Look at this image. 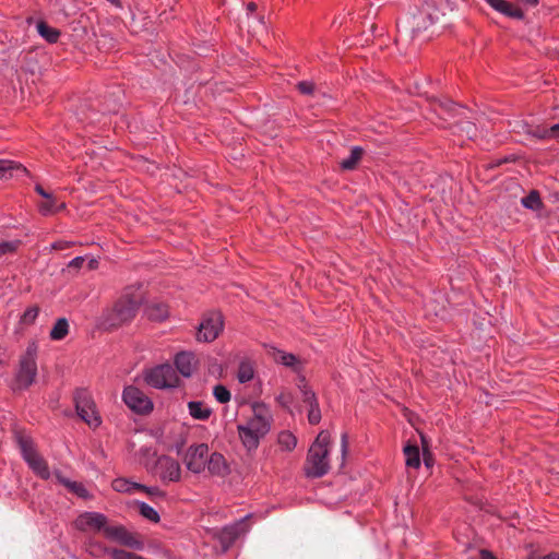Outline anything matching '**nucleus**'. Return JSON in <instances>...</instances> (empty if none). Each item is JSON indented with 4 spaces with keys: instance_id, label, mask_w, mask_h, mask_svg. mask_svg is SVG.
<instances>
[{
    "instance_id": "nucleus-1",
    "label": "nucleus",
    "mask_w": 559,
    "mask_h": 559,
    "mask_svg": "<svg viewBox=\"0 0 559 559\" xmlns=\"http://www.w3.org/2000/svg\"><path fill=\"white\" fill-rule=\"evenodd\" d=\"M144 296L140 288L129 286L110 308L103 311L98 326L105 331H114L129 324L136 316Z\"/></svg>"
},
{
    "instance_id": "nucleus-2",
    "label": "nucleus",
    "mask_w": 559,
    "mask_h": 559,
    "mask_svg": "<svg viewBox=\"0 0 559 559\" xmlns=\"http://www.w3.org/2000/svg\"><path fill=\"white\" fill-rule=\"evenodd\" d=\"M73 399L78 416L90 427H98L102 424V419L97 414L96 405L87 389L84 386L78 388Z\"/></svg>"
},
{
    "instance_id": "nucleus-3",
    "label": "nucleus",
    "mask_w": 559,
    "mask_h": 559,
    "mask_svg": "<svg viewBox=\"0 0 559 559\" xmlns=\"http://www.w3.org/2000/svg\"><path fill=\"white\" fill-rule=\"evenodd\" d=\"M224 318L219 311H211L202 318L197 332L200 342H213L223 332Z\"/></svg>"
},
{
    "instance_id": "nucleus-4",
    "label": "nucleus",
    "mask_w": 559,
    "mask_h": 559,
    "mask_svg": "<svg viewBox=\"0 0 559 559\" xmlns=\"http://www.w3.org/2000/svg\"><path fill=\"white\" fill-rule=\"evenodd\" d=\"M329 450H321L319 447H310L306 460L305 473L307 477L320 478L330 469Z\"/></svg>"
},
{
    "instance_id": "nucleus-5",
    "label": "nucleus",
    "mask_w": 559,
    "mask_h": 559,
    "mask_svg": "<svg viewBox=\"0 0 559 559\" xmlns=\"http://www.w3.org/2000/svg\"><path fill=\"white\" fill-rule=\"evenodd\" d=\"M37 345L32 343L27 346L24 355L20 359L17 372L19 384H33L37 376Z\"/></svg>"
},
{
    "instance_id": "nucleus-6",
    "label": "nucleus",
    "mask_w": 559,
    "mask_h": 559,
    "mask_svg": "<svg viewBox=\"0 0 559 559\" xmlns=\"http://www.w3.org/2000/svg\"><path fill=\"white\" fill-rule=\"evenodd\" d=\"M122 400L136 414L145 415L153 409V402L139 386H124Z\"/></svg>"
},
{
    "instance_id": "nucleus-7",
    "label": "nucleus",
    "mask_w": 559,
    "mask_h": 559,
    "mask_svg": "<svg viewBox=\"0 0 559 559\" xmlns=\"http://www.w3.org/2000/svg\"><path fill=\"white\" fill-rule=\"evenodd\" d=\"M252 412L253 416L246 425L250 427L255 435L263 438L271 429L272 414L265 404L259 402L252 403Z\"/></svg>"
},
{
    "instance_id": "nucleus-8",
    "label": "nucleus",
    "mask_w": 559,
    "mask_h": 559,
    "mask_svg": "<svg viewBox=\"0 0 559 559\" xmlns=\"http://www.w3.org/2000/svg\"><path fill=\"white\" fill-rule=\"evenodd\" d=\"M251 514H247L231 524L225 525L217 534V538L224 551H227L235 542L249 531L247 520Z\"/></svg>"
},
{
    "instance_id": "nucleus-9",
    "label": "nucleus",
    "mask_w": 559,
    "mask_h": 559,
    "mask_svg": "<svg viewBox=\"0 0 559 559\" xmlns=\"http://www.w3.org/2000/svg\"><path fill=\"white\" fill-rule=\"evenodd\" d=\"M209 452L206 443L190 445L183 459L187 468L194 474H201L205 469Z\"/></svg>"
},
{
    "instance_id": "nucleus-10",
    "label": "nucleus",
    "mask_w": 559,
    "mask_h": 559,
    "mask_svg": "<svg viewBox=\"0 0 559 559\" xmlns=\"http://www.w3.org/2000/svg\"><path fill=\"white\" fill-rule=\"evenodd\" d=\"M177 380L174 367L166 362L143 371V381L145 384H175Z\"/></svg>"
},
{
    "instance_id": "nucleus-11",
    "label": "nucleus",
    "mask_w": 559,
    "mask_h": 559,
    "mask_svg": "<svg viewBox=\"0 0 559 559\" xmlns=\"http://www.w3.org/2000/svg\"><path fill=\"white\" fill-rule=\"evenodd\" d=\"M104 535L110 540L118 542L135 550H142L144 547L143 542L133 533L129 532L123 525H107Z\"/></svg>"
},
{
    "instance_id": "nucleus-12",
    "label": "nucleus",
    "mask_w": 559,
    "mask_h": 559,
    "mask_svg": "<svg viewBox=\"0 0 559 559\" xmlns=\"http://www.w3.org/2000/svg\"><path fill=\"white\" fill-rule=\"evenodd\" d=\"M156 473L162 481H179L181 478V467L178 461L168 455H160L155 462Z\"/></svg>"
},
{
    "instance_id": "nucleus-13",
    "label": "nucleus",
    "mask_w": 559,
    "mask_h": 559,
    "mask_svg": "<svg viewBox=\"0 0 559 559\" xmlns=\"http://www.w3.org/2000/svg\"><path fill=\"white\" fill-rule=\"evenodd\" d=\"M108 519L105 514L99 512H84L81 514L76 521L78 527L80 530H85V527L93 528L97 532L105 533V528L107 527Z\"/></svg>"
},
{
    "instance_id": "nucleus-14",
    "label": "nucleus",
    "mask_w": 559,
    "mask_h": 559,
    "mask_svg": "<svg viewBox=\"0 0 559 559\" xmlns=\"http://www.w3.org/2000/svg\"><path fill=\"white\" fill-rule=\"evenodd\" d=\"M174 364L182 377L189 378L198 367V359L191 352H180L175 356Z\"/></svg>"
},
{
    "instance_id": "nucleus-15",
    "label": "nucleus",
    "mask_w": 559,
    "mask_h": 559,
    "mask_svg": "<svg viewBox=\"0 0 559 559\" xmlns=\"http://www.w3.org/2000/svg\"><path fill=\"white\" fill-rule=\"evenodd\" d=\"M205 467L212 476L225 477L229 474V466L226 459L218 452L209 454Z\"/></svg>"
},
{
    "instance_id": "nucleus-16",
    "label": "nucleus",
    "mask_w": 559,
    "mask_h": 559,
    "mask_svg": "<svg viewBox=\"0 0 559 559\" xmlns=\"http://www.w3.org/2000/svg\"><path fill=\"white\" fill-rule=\"evenodd\" d=\"M497 12L515 20L524 19V12L518 5L507 0H485Z\"/></svg>"
},
{
    "instance_id": "nucleus-17",
    "label": "nucleus",
    "mask_w": 559,
    "mask_h": 559,
    "mask_svg": "<svg viewBox=\"0 0 559 559\" xmlns=\"http://www.w3.org/2000/svg\"><path fill=\"white\" fill-rule=\"evenodd\" d=\"M431 106L436 115L442 120L454 118L463 109V107L449 99L435 100Z\"/></svg>"
},
{
    "instance_id": "nucleus-18",
    "label": "nucleus",
    "mask_w": 559,
    "mask_h": 559,
    "mask_svg": "<svg viewBox=\"0 0 559 559\" xmlns=\"http://www.w3.org/2000/svg\"><path fill=\"white\" fill-rule=\"evenodd\" d=\"M28 176V170L21 163L10 159H0V179Z\"/></svg>"
},
{
    "instance_id": "nucleus-19",
    "label": "nucleus",
    "mask_w": 559,
    "mask_h": 559,
    "mask_svg": "<svg viewBox=\"0 0 559 559\" xmlns=\"http://www.w3.org/2000/svg\"><path fill=\"white\" fill-rule=\"evenodd\" d=\"M237 428L243 447L249 451L255 450L259 447L260 440L262 438L255 435L254 431L247 425H238Z\"/></svg>"
},
{
    "instance_id": "nucleus-20",
    "label": "nucleus",
    "mask_w": 559,
    "mask_h": 559,
    "mask_svg": "<svg viewBox=\"0 0 559 559\" xmlns=\"http://www.w3.org/2000/svg\"><path fill=\"white\" fill-rule=\"evenodd\" d=\"M145 314L152 321H164L169 316V308L160 301H153L145 307Z\"/></svg>"
},
{
    "instance_id": "nucleus-21",
    "label": "nucleus",
    "mask_w": 559,
    "mask_h": 559,
    "mask_svg": "<svg viewBox=\"0 0 559 559\" xmlns=\"http://www.w3.org/2000/svg\"><path fill=\"white\" fill-rule=\"evenodd\" d=\"M16 443L20 449L21 455L26 463L39 454L36 450L33 439L27 436H16Z\"/></svg>"
},
{
    "instance_id": "nucleus-22",
    "label": "nucleus",
    "mask_w": 559,
    "mask_h": 559,
    "mask_svg": "<svg viewBox=\"0 0 559 559\" xmlns=\"http://www.w3.org/2000/svg\"><path fill=\"white\" fill-rule=\"evenodd\" d=\"M111 487L117 492L132 493L134 490L148 491L147 486L118 477L112 480Z\"/></svg>"
},
{
    "instance_id": "nucleus-23",
    "label": "nucleus",
    "mask_w": 559,
    "mask_h": 559,
    "mask_svg": "<svg viewBox=\"0 0 559 559\" xmlns=\"http://www.w3.org/2000/svg\"><path fill=\"white\" fill-rule=\"evenodd\" d=\"M56 478L59 481V484L67 487L71 492L76 495L80 498L88 499L91 497L88 490L85 488V486L82 483L70 480L69 478H66L61 473H56Z\"/></svg>"
},
{
    "instance_id": "nucleus-24",
    "label": "nucleus",
    "mask_w": 559,
    "mask_h": 559,
    "mask_svg": "<svg viewBox=\"0 0 559 559\" xmlns=\"http://www.w3.org/2000/svg\"><path fill=\"white\" fill-rule=\"evenodd\" d=\"M254 365L255 362L249 357H243L240 359L237 371V379L240 383H246L253 379Z\"/></svg>"
},
{
    "instance_id": "nucleus-25",
    "label": "nucleus",
    "mask_w": 559,
    "mask_h": 559,
    "mask_svg": "<svg viewBox=\"0 0 559 559\" xmlns=\"http://www.w3.org/2000/svg\"><path fill=\"white\" fill-rule=\"evenodd\" d=\"M26 464L33 471V473L37 475L39 478L44 480H48L50 478L51 474L49 471L48 463L40 454L29 460Z\"/></svg>"
},
{
    "instance_id": "nucleus-26",
    "label": "nucleus",
    "mask_w": 559,
    "mask_h": 559,
    "mask_svg": "<svg viewBox=\"0 0 559 559\" xmlns=\"http://www.w3.org/2000/svg\"><path fill=\"white\" fill-rule=\"evenodd\" d=\"M189 415L197 420H206L212 415V408L207 407L201 401H190L188 403Z\"/></svg>"
},
{
    "instance_id": "nucleus-27",
    "label": "nucleus",
    "mask_w": 559,
    "mask_h": 559,
    "mask_svg": "<svg viewBox=\"0 0 559 559\" xmlns=\"http://www.w3.org/2000/svg\"><path fill=\"white\" fill-rule=\"evenodd\" d=\"M273 357L276 362L290 367L295 371H299L301 368V361L294 354L274 349Z\"/></svg>"
},
{
    "instance_id": "nucleus-28",
    "label": "nucleus",
    "mask_w": 559,
    "mask_h": 559,
    "mask_svg": "<svg viewBox=\"0 0 559 559\" xmlns=\"http://www.w3.org/2000/svg\"><path fill=\"white\" fill-rule=\"evenodd\" d=\"M475 399H477L479 403H484L487 406H495L496 408H498L502 402L495 391H489L485 386H477Z\"/></svg>"
},
{
    "instance_id": "nucleus-29",
    "label": "nucleus",
    "mask_w": 559,
    "mask_h": 559,
    "mask_svg": "<svg viewBox=\"0 0 559 559\" xmlns=\"http://www.w3.org/2000/svg\"><path fill=\"white\" fill-rule=\"evenodd\" d=\"M66 207V203H58L57 199L50 194L48 198H45V201L38 204V211L44 216L52 215Z\"/></svg>"
},
{
    "instance_id": "nucleus-30",
    "label": "nucleus",
    "mask_w": 559,
    "mask_h": 559,
    "mask_svg": "<svg viewBox=\"0 0 559 559\" xmlns=\"http://www.w3.org/2000/svg\"><path fill=\"white\" fill-rule=\"evenodd\" d=\"M403 452L407 467L418 468L420 466V453L417 444L407 443L404 447Z\"/></svg>"
},
{
    "instance_id": "nucleus-31",
    "label": "nucleus",
    "mask_w": 559,
    "mask_h": 559,
    "mask_svg": "<svg viewBox=\"0 0 559 559\" xmlns=\"http://www.w3.org/2000/svg\"><path fill=\"white\" fill-rule=\"evenodd\" d=\"M364 155V150L360 146H354L347 158H344L340 166L343 170H354Z\"/></svg>"
},
{
    "instance_id": "nucleus-32",
    "label": "nucleus",
    "mask_w": 559,
    "mask_h": 559,
    "mask_svg": "<svg viewBox=\"0 0 559 559\" xmlns=\"http://www.w3.org/2000/svg\"><path fill=\"white\" fill-rule=\"evenodd\" d=\"M37 31L39 35L45 38L46 41L49 44H55L58 41L60 37V31L58 28H55L50 25H48L46 22L40 21L37 23Z\"/></svg>"
},
{
    "instance_id": "nucleus-33",
    "label": "nucleus",
    "mask_w": 559,
    "mask_h": 559,
    "mask_svg": "<svg viewBox=\"0 0 559 559\" xmlns=\"http://www.w3.org/2000/svg\"><path fill=\"white\" fill-rule=\"evenodd\" d=\"M69 334V322L66 318H59L50 330L49 337L52 341H61Z\"/></svg>"
},
{
    "instance_id": "nucleus-34",
    "label": "nucleus",
    "mask_w": 559,
    "mask_h": 559,
    "mask_svg": "<svg viewBox=\"0 0 559 559\" xmlns=\"http://www.w3.org/2000/svg\"><path fill=\"white\" fill-rule=\"evenodd\" d=\"M521 203L524 207L533 211H537L543 207L540 195L536 190H532L526 197L522 198Z\"/></svg>"
},
{
    "instance_id": "nucleus-35",
    "label": "nucleus",
    "mask_w": 559,
    "mask_h": 559,
    "mask_svg": "<svg viewBox=\"0 0 559 559\" xmlns=\"http://www.w3.org/2000/svg\"><path fill=\"white\" fill-rule=\"evenodd\" d=\"M280 447L285 451H292L296 448L297 439L290 431H281L277 438Z\"/></svg>"
},
{
    "instance_id": "nucleus-36",
    "label": "nucleus",
    "mask_w": 559,
    "mask_h": 559,
    "mask_svg": "<svg viewBox=\"0 0 559 559\" xmlns=\"http://www.w3.org/2000/svg\"><path fill=\"white\" fill-rule=\"evenodd\" d=\"M139 511L143 518H145L146 520H148L153 523H158L160 520L158 512L153 507L147 504L146 502L139 503Z\"/></svg>"
},
{
    "instance_id": "nucleus-37",
    "label": "nucleus",
    "mask_w": 559,
    "mask_h": 559,
    "mask_svg": "<svg viewBox=\"0 0 559 559\" xmlns=\"http://www.w3.org/2000/svg\"><path fill=\"white\" fill-rule=\"evenodd\" d=\"M527 134L537 140H550L549 127L536 126L527 130Z\"/></svg>"
},
{
    "instance_id": "nucleus-38",
    "label": "nucleus",
    "mask_w": 559,
    "mask_h": 559,
    "mask_svg": "<svg viewBox=\"0 0 559 559\" xmlns=\"http://www.w3.org/2000/svg\"><path fill=\"white\" fill-rule=\"evenodd\" d=\"M228 386H213V394L217 402L227 403L231 399V393L227 389Z\"/></svg>"
},
{
    "instance_id": "nucleus-39",
    "label": "nucleus",
    "mask_w": 559,
    "mask_h": 559,
    "mask_svg": "<svg viewBox=\"0 0 559 559\" xmlns=\"http://www.w3.org/2000/svg\"><path fill=\"white\" fill-rule=\"evenodd\" d=\"M38 313H39V308L37 306H32L24 311V313L21 318V321L24 324H33L35 322V320L37 319Z\"/></svg>"
},
{
    "instance_id": "nucleus-40",
    "label": "nucleus",
    "mask_w": 559,
    "mask_h": 559,
    "mask_svg": "<svg viewBox=\"0 0 559 559\" xmlns=\"http://www.w3.org/2000/svg\"><path fill=\"white\" fill-rule=\"evenodd\" d=\"M302 401L309 406L319 405L316 393L310 389V386H302L301 389Z\"/></svg>"
},
{
    "instance_id": "nucleus-41",
    "label": "nucleus",
    "mask_w": 559,
    "mask_h": 559,
    "mask_svg": "<svg viewBox=\"0 0 559 559\" xmlns=\"http://www.w3.org/2000/svg\"><path fill=\"white\" fill-rule=\"evenodd\" d=\"M21 246V240L13 241H1L0 242V254L13 253Z\"/></svg>"
},
{
    "instance_id": "nucleus-42",
    "label": "nucleus",
    "mask_w": 559,
    "mask_h": 559,
    "mask_svg": "<svg viewBox=\"0 0 559 559\" xmlns=\"http://www.w3.org/2000/svg\"><path fill=\"white\" fill-rule=\"evenodd\" d=\"M330 435L326 431H321L316 438L311 447H319L321 450H329Z\"/></svg>"
},
{
    "instance_id": "nucleus-43",
    "label": "nucleus",
    "mask_w": 559,
    "mask_h": 559,
    "mask_svg": "<svg viewBox=\"0 0 559 559\" xmlns=\"http://www.w3.org/2000/svg\"><path fill=\"white\" fill-rule=\"evenodd\" d=\"M316 85L311 81H300L297 84V90L304 95H312L314 92Z\"/></svg>"
},
{
    "instance_id": "nucleus-44",
    "label": "nucleus",
    "mask_w": 559,
    "mask_h": 559,
    "mask_svg": "<svg viewBox=\"0 0 559 559\" xmlns=\"http://www.w3.org/2000/svg\"><path fill=\"white\" fill-rule=\"evenodd\" d=\"M308 420L311 425H317L321 420V411L319 405L309 407Z\"/></svg>"
},
{
    "instance_id": "nucleus-45",
    "label": "nucleus",
    "mask_w": 559,
    "mask_h": 559,
    "mask_svg": "<svg viewBox=\"0 0 559 559\" xmlns=\"http://www.w3.org/2000/svg\"><path fill=\"white\" fill-rule=\"evenodd\" d=\"M75 245L73 241L68 240H57L53 243H51V249L56 251L66 250L68 248H71Z\"/></svg>"
},
{
    "instance_id": "nucleus-46",
    "label": "nucleus",
    "mask_w": 559,
    "mask_h": 559,
    "mask_svg": "<svg viewBox=\"0 0 559 559\" xmlns=\"http://www.w3.org/2000/svg\"><path fill=\"white\" fill-rule=\"evenodd\" d=\"M348 451V435L346 432H343L341 436V453H342V460H345V456Z\"/></svg>"
},
{
    "instance_id": "nucleus-47",
    "label": "nucleus",
    "mask_w": 559,
    "mask_h": 559,
    "mask_svg": "<svg viewBox=\"0 0 559 559\" xmlns=\"http://www.w3.org/2000/svg\"><path fill=\"white\" fill-rule=\"evenodd\" d=\"M210 373L214 374L217 378H222L224 373V368L218 362H213L209 368Z\"/></svg>"
},
{
    "instance_id": "nucleus-48",
    "label": "nucleus",
    "mask_w": 559,
    "mask_h": 559,
    "mask_svg": "<svg viewBox=\"0 0 559 559\" xmlns=\"http://www.w3.org/2000/svg\"><path fill=\"white\" fill-rule=\"evenodd\" d=\"M277 401L278 403L284 407V408H289L292 402H293V399L290 396V394H287V393H281L278 396H277Z\"/></svg>"
},
{
    "instance_id": "nucleus-49",
    "label": "nucleus",
    "mask_w": 559,
    "mask_h": 559,
    "mask_svg": "<svg viewBox=\"0 0 559 559\" xmlns=\"http://www.w3.org/2000/svg\"><path fill=\"white\" fill-rule=\"evenodd\" d=\"M85 262L84 257H75L68 263L69 269H81Z\"/></svg>"
},
{
    "instance_id": "nucleus-50",
    "label": "nucleus",
    "mask_w": 559,
    "mask_h": 559,
    "mask_svg": "<svg viewBox=\"0 0 559 559\" xmlns=\"http://www.w3.org/2000/svg\"><path fill=\"white\" fill-rule=\"evenodd\" d=\"M234 401L236 402V404L238 406H241V405H246L250 402V397L246 396L245 394H241V393H235L234 394Z\"/></svg>"
},
{
    "instance_id": "nucleus-51",
    "label": "nucleus",
    "mask_w": 559,
    "mask_h": 559,
    "mask_svg": "<svg viewBox=\"0 0 559 559\" xmlns=\"http://www.w3.org/2000/svg\"><path fill=\"white\" fill-rule=\"evenodd\" d=\"M420 438H421V442H423V447H424V462H425L426 466H429L431 457H430V453L428 452L427 447H426V438L423 435L420 436Z\"/></svg>"
},
{
    "instance_id": "nucleus-52",
    "label": "nucleus",
    "mask_w": 559,
    "mask_h": 559,
    "mask_svg": "<svg viewBox=\"0 0 559 559\" xmlns=\"http://www.w3.org/2000/svg\"><path fill=\"white\" fill-rule=\"evenodd\" d=\"M550 140H559V123L549 127Z\"/></svg>"
},
{
    "instance_id": "nucleus-53",
    "label": "nucleus",
    "mask_w": 559,
    "mask_h": 559,
    "mask_svg": "<svg viewBox=\"0 0 559 559\" xmlns=\"http://www.w3.org/2000/svg\"><path fill=\"white\" fill-rule=\"evenodd\" d=\"M479 558L480 559H497V557L493 555V552L488 549H480Z\"/></svg>"
},
{
    "instance_id": "nucleus-54",
    "label": "nucleus",
    "mask_w": 559,
    "mask_h": 559,
    "mask_svg": "<svg viewBox=\"0 0 559 559\" xmlns=\"http://www.w3.org/2000/svg\"><path fill=\"white\" fill-rule=\"evenodd\" d=\"M35 191L40 195L43 197L44 199L45 198H48V195H50L51 193H48L40 185H36L35 186Z\"/></svg>"
},
{
    "instance_id": "nucleus-55",
    "label": "nucleus",
    "mask_w": 559,
    "mask_h": 559,
    "mask_svg": "<svg viewBox=\"0 0 559 559\" xmlns=\"http://www.w3.org/2000/svg\"><path fill=\"white\" fill-rule=\"evenodd\" d=\"M87 267H88V270H96L98 267V261L96 259L92 258L87 262Z\"/></svg>"
},
{
    "instance_id": "nucleus-56",
    "label": "nucleus",
    "mask_w": 559,
    "mask_h": 559,
    "mask_svg": "<svg viewBox=\"0 0 559 559\" xmlns=\"http://www.w3.org/2000/svg\"><path fill=\"white\" fill-rule=\"evenodd\" d=\"M540 559H559V552L551 551V552L540 557Z\"/></svg>"
},
{
    "instance_id": "nucleus-57",
    "label": "nucleus",
    "mask_w": 559,
    "mask_h": 559,
    "mask_svg": "<svg viewBox=\"0 0 559 559\" xmlns=\"http://www.w3.org/2000/svg\"><path fill=\"white\" fill-rule=\"evenodd\" d=\"M258 5L254 2H249L247 4V10L249 13H253L257 10Z\"/></svg>"
},
{
    "instance_id": "nucleus-58",
    "label": "nucleus",
    "mask_w": 559,
    "mask_h": 559,
    "mask_svg": "<svg viewBox=\"0 0 559 559\" xmlns=\"http://www.w3.org/2000/svg\"><path fill=\"white\" fill-rule=\"evenodd\" d=\"M521 1L531 7H535L538 4V0H521Z\"/></svg>"
},
{
    "instance_id": "nucleus-59",
    "label": "nucleus",
    "mask_w": 559,
    "mask_h": 559,
    "mask_svg": "<svg viewBox=\"0 0 559 559\" xmlns=\"http://www.w3.org/2000/svg\"><path fill=\"white\" fill-rule=\"evenodd\" d=\"M150 490L146 491L150 495H156L159 492V489L157 487H147Z\"/></svg>"
},
{
    "instance_id": "nucleus-60",
    "label": "nucleus",
    "mask_w": 559,
    "mask_h": 559,
    "mask_svg": "<svg viewBox=\"0 0 559 559\" xmlns=\"http://www.w3.org/2000/svg\"><path fill=\"white\" fill-rule=\"evenodd\" d=\"M466 127H467V133L471 132V130H474L475 131V126L472 123V122H466Z\"/></svg>"
},
{
    "instance_id": "nucleus-61",
    "label": "nucleus",
    "mask_w": 559,
    "mask_h": 559,
    "mask_svg": "<svg viewBox=\"0 0 559 559\" xmlns=\"http://www.w3.org/2000/svg\"><path fill=\"white\" fill-rule=\"evenodd\" d=\"M158 389H171L173 386H166V385H163V386H157Z\"/></svg>"
},
{
    "instance_id": "nucleus-62",
    "label": "nucleus",
    "mask_w": 559,
    "mask_h": 559,
    "mask_svg": "<svg viewBox=\"0 0 559 559\" xmlns=\"http://www.w3.org/2000/svg\"><path fill=\"white\" fill-rule=\"evenodd\" d=\"M427 19H429L430 23H433L431 15H426Z\"/></svg>"
},
{
    "instance_id": "nucleus-63",
    "label": "nucleus",
    "mask_w": 559,
    "mask_h": 559,
    "mask_svg": "<svg viewBox=\"0 0 559 559\" xmlns=\"http://www.w3.org/2000/svg\"><path fill=\"white\" fill-rule=\"evenodd\" d=\"M2 364H3V361H2V359L0 358V365H2Z\"/></svg>"
}]
</instances>
